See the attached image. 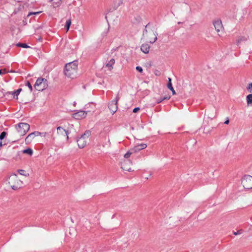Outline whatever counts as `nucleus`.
<instances>
[{"label": "nucleus", "instance_id": "nucleus-1", "mask_svg": "<svg viewBox=\"0 0 252 252\" xmlns=\"http://www.w3.org/2000/svg\"><path fill=\"white\" fill-rule=\"evenodd\" d=\"M77 63L76 61L67 63L65 66L64 74L68 77L73 78L77 76Z\"/></svg>", "mask_w": 252, "mask_h": 252}, {"label": "nucleus", "instance_id": "nucleus-2", "mask_svg": "<svg viewBox=\"0 0 252 252\" xmlns=\"http://www.w3.org/2000/svg\"><path fill=\"white\" fill-rule=\"evenodd\" d=\"M143 38L149 43L153 44L157 40V33L149 27V24L145 26L143 33Z\"/></svg>", "mask_w": 252, "mask_h": 252}, {"label": "nucleus", "instance_id": "nucleus-3", "mask_svg": "<svg viewBox=\"0 0 252 252\" xmlns=\"http://www.w3.org/2000/svg\"><path fill=\"white\" fill-rule=\"evenodd\" d=\"M22 183V182L18 179V177L16 174H13L9 178L8 184L14 190L21 188Z\"/></svg>", "mask_w": 252, "mask_h": 252}, {"label": "nucleus", "instance_id": "nucleus-4", "mask_svg": "<svg viewBox=\"0 0 252 252\" xmlns=\"http://www.w3.org/2000/svg\"><path fill=\"white\" fill-rule=\"evenodd\" d=\"M91 135V132L89 130L86 131L84 134L77 140L78 147L80 148H83L87 144L89 137Z\"/></svg>", "mask_w": 252, "mask_h": 252}, {"label": "nucleus", "instance_id": "nucleus-5", "mask_svg": "<svg viewBox=\"0 0 252 252\" xmlns=\"http://www.w3.org/2000/svg\"><path fill=\"white\" fill-rule=\"evenodd\" d=\"M48 87L47 81L42 78H39L36 80L34 84L35 89L38 91H42Z\"/></svg>", "mask_w": 252, "mask_h": 252}, {"label": "nucleus", "instance_id": "nucleus-6", "mask_svg": "<svg viewBox=\"0 0 252 252\" xmlns=\"http://www.w3.org/2000/svg\"><path fill=\"white\" fill-rule=\"evenodd\" d=\"M16 128L20 135H24L30 129V125L27 123H20L16 126Z\"/></svg>", "mask_w": 252, "mask_h": 252}, {"label": "nucleus", "instance_id": "nucleus-7", "mask_svg": "<svg viewBox=\"0 0 252 252\" xmlns=\"http://www.w3.org/2000/svg\"><path fill=\"white\" fill-rule=\"evenodd\" d=\"M242 184L245 189H252V176L246 175L242 181Z\"/></svg>", "mask_w": 252, "mask_h": 252}, {"label": "nucleus", "instance_id": "nucleus-8", "mask_svg": "<svg viewBox=\"0 0 252 252\" xmlns=\"http://www.w3.org/2000/svg\"><path fill=\"white\" fill-rule=\"evenodd\" d=\"M119 99V97L118 95L116 96L115 99L113 100L109 104V108L110 111L112 112V114H114L118 109L117 102Z\"/></svg>", "mask_w": 252, "mask_h": 252}, {"label": "nucleus", "instance_id": "nucleus-9", "mask_svg": "<svg viewBox=\"0 0 252 252\" xmlns=\"http://www.w3.org/2000/svg\"><path fill=\"white\" fill-rule=\"evenodd\" d=\"M132 162L129 159H124L121 163V168L125 171H130Z\"/></svg>", "mask_w": 252, "mask_h": 252}, {"label": "nucleus", "instance_id": "nucleus-10", "mask_svg": "<svg viewBox=\"0 0 252 252\" xmlns=\"http://www.w3.org/2000/svg\"><path fill=\"white\" fill-rule=\"evenodd\" d=\"M57 134L61 136H66V140L68 139L69 132L64 129L62 126H58L57 128Z\"/></svg>", "mask_w": 252, "mask_h": 252}, {"label": "nucleus", "instance_id": "nucleus-11", "mask_svg": "<svg viewBox=\"0 0 252 252\" xmlns=\"http://www.w3.org/2000/svg\"><path fill=\"white\" fill-rule=\"evenodd\" d=\"M213 25L215 29L218 33L220 32L223 29V26L221 21L220 20H217L213 22Z\"/></svg>", "mask_w": 252, "mask_h": 252}, {"label": "nucleus", "instance_id": "nucleus-12", "mask_svg": "<svg viewBox=\"0 0 252 252\" xmlns=\"http://www.w3.org/2000/svg\"><path fill=\"white\" fill-rule=\"evenodd\" d=\"M87 112L85 111L80 110L76 113L73 114V117L77 119H81L84 118L86 117Z\"/></svg>", "mask_w": 252, "mask_h": 252}, {"label": "nucleus", "instance_id": "nucleus-13", "mask_svg": "<svg viewBox=\"0 0 252 252\" xmlns=\"http://www.w3.org/2000/svg\"><path fill=\"white\" fill-rule=\"evenodd\" d=\"M147 147V144L145 143H142L137 144L133 148H131L132 152L134 153H137L141 150L144 149Z\"/></svg>", "mask_w": 252, "mask_h": 252}, {"label": "nucleus", "instance_id": "nucleus-14", "mask_svg": "<svg viewBox=\"0 0 252 252\" xmlns=\"http://www.w3.org/2000/svg\"><path fill=\"white\" fill-rule=\"evenodd\" d=\"M115 61L114 59H111L105 65V67L108 68L109 70H111L113 68V65L114 64Z\"/></svg>", "mask_w": 252, "mask_h": 252}, {"label": "nucleus", "instance_id": "nucleus-15", "mask_svg": "<svg viewBox=\"0 0 252 252\" xmlns=\"http://www.w3.org/2000/svg\"><path fill=\"white\" fill-rule=\"evenodd\" d=\"M35 135H34L33 133L32 132L30 134H29L25 138V142L27 144H29L31 143L32 141V140L34 139L35 137Z\"/></svg>", "mask_w": 252, "mask_h": 252}, {"label": "nucleus", "instance_id": "nucleus-16", "mask_svg": "<svg viewBox=\"0 0 252 252\" xmlns=\"http://www.w3.org/2000/svg\"><path fill=\"white\" fill-rule=\"evenodd\" d=\"M149 49L150 46L147 44H143L141 46V50L145 54L149 53Z\"/></svg>", "mask_w": 252, "mask_h": 252}, {"label": "nucleus", "instance_id": "nucleus-17", "mask_svg": "<svg viewBox=\"0 0 252 252\" xmlns=\"http://www.w3.org/2000/svg\"><path fill=\"white\" fill-rule=\"evenodd\" d=\"M167 88L172 91L173 94H175L176 92L174 90V88L172 86L171 83V79L170 78H168V82L167 84Z\"/></svg>", "mask_w": 252, "mask_h": 252}, {"label": "nucleus", "instance_id": "nucleus-18", "mask_svg": "<svg viewBox=\"0 0 252 252\" xmlns=\"http://www.w3.org/2000/svg\"><path fill=\"white\" fill-rule=\"evenodd\" d=\"M141 20H142V18L140 16L137 15L134 17V19L132 20V22L134 24H137V23H139L141 21Z\"/></svg>", "mask_w": 252, "mask_h": 252}, {"label": "nucleus", "instance_id": "nucleus-19", "mask_svg": "<svg viewBox=\"0 0 252 252\" xmlns=\"http://www.w3.org/2000/svg\"><path fill=\"white\" fill-rule=\"evenodd\" d=\"M170 98V96L166 95V96H164L163 97H161L159 99H158L157 100V103H159L164 100L169 99Z\"/></svg>", "mask_w": 252, "mask_h": 252}, {"label": "nucleus", "instance_id": "nucleus-20", "mask_svg": "<svg viewBox=\"0 0 252 252\" xmlns=\"http://www.w3.org/2000/svg\"><path fill=\"white\" fill-rule=\"evenodd\" d=\"M23 153L24 154H28L30 156H32L33 154L32 150L31 148H28L27 149H25L23 151Z\"/></svg>", "mask_w": 252, "mask_h": 252}, {"label": "nucleus", "instance_id": "nucleus-21", "mask_svg": "<svg viewBox=\"0 0 252 252\" xmlns=\"http://www.w3.org/2000/svg\"><path fill=\"white\" fill-rule=\"evenodd\" d=\"M16 46L22 47L24 48H30V47L29 46H28L27 44L22 43H18L16 44Z\"/></svg>", "mask_w": 252, "mask_h": 252}, {"label": "nucleus", "instance_id": "nucleus-22", "mask_svg": "<svg viewBox=\"0 0 252 252\" xmlns=\"http://www.w3.org/2000/svg\"><path fill=\"white\" fill-rule=\"evenodd\" d=\"M18 173L22 175L27 177L29 175V173H27L24 170L19 169L18 170Z\"/></svg>", "mask_w": 252, "mask_h": 252}, {"label": "nucleus", "instance_id": "nucleus-23", "mask_svg": "<svg viewBox=\"0 0 252 252\" xmlns=\"http://www.w3.org/2000/svg\"><path fill=\"white\" fill-rule=\"evenodd\" d=\"M22 89H19L17 91L12 92V95H13V97H15V96H16V98H17L18 95H19Z\"/></svg>", "mask_w": 252, "mask_h": 252}, {"label": "nucleus", "instance_id": "nucleus-24", "mask_svg": "<svg viewBox=\"0 0 252 252\" xmlns=\"http://www.w3.org/2000/svg\"><path fill=\"white\" fill-rule=\"evenodd\" d=\"M247 102L248 104H252V94H250L247 96Z\"/></svg>", "mask_w": 252, "mask_h": 252}, {"label": "nucleus", "instance_id": "nucleus-25", "mask_svg": "<svg viewBox=\"0 0 252 252\" xmlns=\"http://www.w3.org/2000/svg\"><path fill=\"white\" fill-rule=\"evenodd\" d=\"M134 153L133 152H132V151H131V149L129 151H128L125 155H124V158H126V159H127L128 158H129V157L130 156V155L132 154H133Z\"/></svg>", "mask_w": 252, "mask_h": 252}, {"label": "nucleus", "instance_id": "nucleus-26", "mask_svg": "<svg viewBox=\"0 0 252 252\" xmlns=\"http://www.w3.org/2000/svg\"><path fill=\"white\" fill-rule=\"evenodd\" d=\"M71 23V22L70 19H68V20L66 21L65 27L67 31H68L69 27L70 26Z\"/></svg>", "mask_w": 252, "mask_h": 252}, {"label": "nucleus", "instance_id": "nucleus-27", "mask_svg": "<svg viewBox=\"0 0 252 252\" xmlns=\"http://www.w3.org/2000/svg\"><path fill=\"white\" fill-rule=\"evenodd\" d=\"M247 40V38L245 36L240 37L237 40V44L238 45L242 41H245Z\"/></svg>", "mask_w": 252, "mask_h": 252}, {"label": "nucleus", "instance_id": "nucleus-28", "mask_svg": "<svg viewBox=\"0 0 252 252\" xmlns=\"http://www.w3.org/2000/svg\"><path fill=\"white\" fill-rule=\"evenodd\" d=\"M6 132L5 131L2 132L0 134V139L1 140L4 138L6 135Z\"/></svg>", "mask_w": 252, "mask_h": 252}, {"label": "nucleus", "instance_id": "nucleus-29", "mask_svg": "<svg viewBox=\"0 0 252 252\" xmlns=\"http://www.w3.org/2000/svg\"><path fill=\"white\" fill-rule=\"evenodd\" d=\"M26 85L29 87L30 92H32V87L31 83L29 81H27L26 83Z\"/></svg>", "mask_w": 252, "mask_h": 252}, {"label": "nucleus", "instance_id": "nucleus-30", "mask_svg": "<svg viewBox=\"0 0 252 252\" xmlns=\"http://www.w3.org/2000/svg\"><path fill=\"white\" fill-rule=\"evenodd\" d=\"M247 89L249 92L252 93V83L249 84Z\"/></svg>", "mask_w": 252, "mask_h": 252}, {"label": "nucleus", "instance_id": "nucleus-31", "mask_svg": "<svg viewBox=\"0 0 252 252\" xmlns=\"http://www.w3.org/2000/svg\"><path fill=\"white\" fill-rule=\"evenodd\" d=\"M40 11H38V12H30L28 15V16H30L31 15H37V14H39V13H40Z\"/></svg>", "mask_w": 252, "mask_h": 252}, {"label": "nucleus", "instance_id": "nucleus-32", "mask_svg": "<svg viewBox=\"0 0 252 252\" xmlns=\"http://www.w3.org/2000/svg\"><path fill=\"white\" fill-rule=\"evenodd\" d=\"M242 233H243V230L242 229H240V230H239L238 231H237L236 232H234V234L235 235H237L241 234Z\"/></svg>", "mask_w": 252, "mask_h": 252}, {"label": "nucleus", "instance_id": "nucleus-33", "mask_svg": "<svg viewBox=\"0 0 252 252\" xmlns=\"http://www.w3.org/2000/svg\"><path fill=\"white\" fill-rule=\"evenodd\" d=\"M7 72L6 71V69H0V75L1 74H5Z\"/></svg>", "mask_w": 252, "mask_h": 252}, {"label": "nucleus", "instance_id": "nucleus-34", "mask_svg": "<svg viewBox=\"0 0 252 252\" xmlns=\"http://www.w3.org/2000/svg\"><path fill=\"white\" fill-rule=\"evenodd\" d=\"M136 69L137 71H138L140 72H142L143 71V69L141 66H137L136 67Z\"/></svg>", "mask_w": 252, "mask_h": 252}, {"label": "nucleus", "instance_id": "nucleus-35", "mask_svg": "<svg viewBox=\"0 0 252 252\" xmlns=\"http://www.w3.org/2000/svg\"><path fill=\"white\" fill-rule=\"evenodd\" d=\"M33 133V134H34V135H35V137L39 136L41 134V132H38V131H34Z\"/></svg>", "mask_w": 252, "mask_h": 252}, {"label": "nucleus", "instance_id": "nucleus-36", "mask_svg": "<svg viewBox=\"0 0 252 252\" xmlns=\"http://www.w3.org/2000/svg\"><path fill=\"white\" fill-rule=\"evenodd\" d=\"M139 110H140V108L139 107H136L133 109V112L136 113Z\"/></svg>", "mask_w": 252, "mask_h": 252}, {"label": "nucleus", "instance_id": "nucleus-37", "mask_svg": "<svg viewBox=\"0 0 252 252\" xmlns=\"http://www.w3.org/2000/svg\"><path fill=\"white\" fill-rule=\"evenodd\" d=\"M47 132H41L40 136L45 137L47 135Z\"/></svg>", "mask_w": 252, "mask_h": 252}, {"label": "nucleus", "instance_id": "nucleus-38", "mask_svg": "<svg viewBox=\"0 0 252 252\" xmlns=\"http://www.w3.org/2000/svg\"><path fill=\"white\" fill-rule=\"evenodd\" d=\"M229 123V120L228 118H227L226 120L224 122V124L226 125H228Z\"/></svg>", "mask_w": 252, "mask_h": 252}, {"label": "nucleus", "instance_id": "nucleus-39", "mask_svg": "<svg viewBox=\"0 0 252 252\" xmlns=\"http://www.w3.org/2000/svg\"><path fill=\"white\" fill-rule=\"evenodd\" d=\"M2 142H0V147L2 146Z\"/></svg>", "mask_w": 252, "mask_h": 252}]
</instances>
